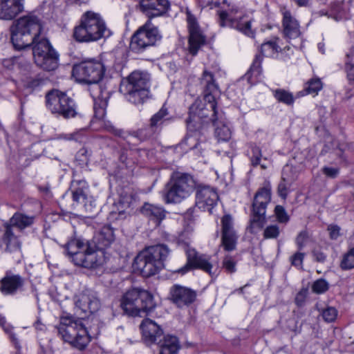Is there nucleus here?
Instances as JSON below:
<instances>
[{"instance_id":"69168bd1","label":"nucleus","mask_w":354,"mask_h":354,"mask_svg":"<svg viewBox=\"0 0 354 354\" xmlns=\"http://www.w3.org/2000/svg\"><path fill=\"white\" fill-rule=\"evenodd\" d=\"M24 85L29 88H33L39 85V80L36 79H31L29 80V79L27 78L24 82Z\"/></svg>"},{"instance_id":"72a5a7b5","label":"nucleus","mask_w":354,"mask_h":354,"mask_svg":"<svg viewBox=\"0 0 354 354\" xmlns=\"http://www.w3.org/2000/svg\"><path fill=\"white\" fill-rule=\"evenodd\" d=\"M261 62L262 56L257 55L250 70L245 75V78L251 84H255L261 74Z\"/></svg>"},{"instance_id":"e433bc0d","label":"nucleus","mask_w":354,"mask_h":354,"mask_svg":"<svg viewBox=\"0 0 354 354\" xmlns=\"http://www.w3.org/2000/svg\"><path fill=\"white\" fill-rule=\"evenodd\" d=\"M12 227L10 224H6V230L3 236V243L6 244V248L10 251L20 247V243L17 237L14 234Z\"/></svg>"},{"instance_id":"052dcab7","label":"nucleus","mask_w":354,"mask_h":354,"mask_svg":"<svg viewBox=\"0 0 354 354\" xmlns=\"http://www.w3.org/2000/svg\"><path fill=\"white\" fill-rule=\"evenodd\" d=\"M96 88L100 91V93L98 95L95 94L93 97L102 100L103 105L106 106V100L109 98V92L102 91L101 87L99 85H97Z\"/></svg>"},{"instance_id":"dca6fc26","label":"nucleus","mask_w":354,"mask_h":354,"mask_svg":"<svg viewBox=\"0 0 354 354\" xmlns=\"http://www.w3.org/2000/svg\"><path fill=\"white\" fill-rule=\"evenodd\" d=\"M196 203L199 208L210 209L218 200L215 189L207 185L196 186Z\"/></svg>"},{"instance_id":"de8ad7c7","label":"nucleus","mask_w":354,"mask_h":354,"mask_svg":"<svg viewBox=\"0 0 354 354\" xmlns=\"http://www.w3.org/2000/svg\"><path fill=\"white\" fill-rule=\"evenodd\" d=\"M168 114L167 109L162 107L160 111L152 116L150 120L151 127L158 126L162 122V119Z\"/></svg>"},{"instance_id":"ea45409f","label":"nucleus","mask_w":354,"mask_h":354,"mask_svg":"<svg viewBox=\"0 0 354 354\" xmlns=\"http://www.w3.org/2000/svg\"><path fill=\"white\" fill-rule=\"evenodd\" d=\"M98 239L103 246H109L114 240V234L112 229L109 227H104L99 234Z\"/></svg>"},{"instance_id":"423d86ee","label":"nucleus","mask_w":354,"mask_h":354,"mask_svg":"<svg viewBox=\"0 0 354 354\" xmlns=\"http://www.w3.org/2000/svg\"><path fill=\"white\" fill-rule=\"evenodd\" d=\"M194 177L187 173L174 171L165 185L163 198L166 203H180L191 196L196 189Z\"/></svg>"},{"instance_id":"20e7f679","label":"nucleus","mask_w":354,"mask_h":354,"mask_svg":"<svg viewBox=\"0 0 354 354\" xmlns=\"http://www.w3.org/2000/svg\"><path fill=\"white\" fill-rule=\"evenodd\" d=\"M109 35L104 21L97 13L92 11L84 12L81 17L79 25L73 30V37L78 42L89 43L96 41Z\"/></svg>"},{"instance_id":"a18cd8bd","label":"nucleus","mask_w":354,"mask_h":354,"mask_svg":"<svg viewBox=\"0 0 354 354\" xmlns=\"http://www.w3.org/2000/svg\"><path fill=\"white\" fill-rule=\"evenodd\" d=\"M329 288V283L324 279L315 281L312 285V290L316 294H323Z\"/></svg>"},{"instance_id":"0e129e2a","label":"nucleus","mask_w":354,"mask_h":354,"mask_svg":"<svg viewBox=\"0 0 354 354\" xmlns=\"http://www.w3.org/2000/svg\"><path fill=\"white\" fill-rule=\"evenodd\" d=\"M81 137V132H75L73 133L66 134L64 136V139L66 140H79Z\"/></svg>"},{"instance_id":"4c0bfd02","label":"nucleus","mask_w":354,"mask_h":354,"mask_svg":"<svg viewBox=\"0 0 354 354\" xmlns=\"http://www.w3.org/2000/svg\"><path fill=\"white\" fill-rule=\"evenodd\" d=\"M274 97L279 102L283 103L288 106H291L294 104L295 98L290 92L284 89H275L272 91Z\"/></svg>"},{"instance_id":"680f3d73","label":"nucleus","mask_w":354,"mask_h":354,"mask_svg":"<svg viewBox=\"0 0 354 354\" xmlns=\"http://www.w3.org/2000/svg\"><path fill=\"white\" fill-rule=\"evenodd\" d=\"M322 171L326 176L330 178H335L339 173V169L333 167H325Z\"/></svg>"},{"instance_id":"b1692460","label":"nucleus","mask_w":354,"mask_h":354,"mask_svg":"<svg viewBox=\"0 0 354 354\" xmlns=\"http://www.w3.org/2000/svg\"><path fill=\"white\" fill-rule=\"evenodd\" d=\"M149 76L147 73L140 71L132 72L127 78V82L122 86L121 90L149 89Z\"/></svg>"},{"instance_id":"37998d69","label":"nucleus","mask_w":354,"mask_h":354,"mask_svg":"<svg viewBox=\"0 0 354 354\" xmlns=\"http://www.w3.org/2000/svg\"><path fill=\"white\" fill-rule=\"evenodd\" d=\"M281 233L279 227L277 224L268 225L263 230V236L265 239H276Z\"/></svg>"},{"instance_id":"e2e57ef3","label":"nucleus","mask_w":354,"mask_h":354,"mask_svg":"<svg viewBox=\"0 0 354 354\" xmlns=\"http://www.w3.org/2000/svg\"><path fill=\"white\" fill-rule=\"evenodd\" d=\"M329 233H330V237L332 239H336L339 235V227L337 225H330L328 228Z\"/></svg>"},{"instance_id":"4be33fe9","label":"nucleus","mask_w":354,"mask_h":354,"mask_svg":"<svg viewBox=\"0 0 354 354\" xmlns=\"http://www.w3.org/2000/svg\"><path fill=\"white\" fill-rule=\"evenodd\" d=\"M143 341L147 344H156L163 336L162 330L153 321L144 319L140 324Z\"/></svg>"},{"instance_id":"6ab92c4d","label":"nucleus","mask_w":354,"mask_h":354,"mask_svg":"<svg viewBox=\"0 0 354 354\" xmlns=\"http://www.w3.org/2000/svg\"><path fill=\"white\" fill-rule=\"evenodd\" d=\"M170 297L171 301L178 307L182 308L193 303L196 299V292L191 289L174 285L170 289Z\"/></svg>"},{"instance_id":"2eb2a0df","label":"nucleus","mask_w":354,"mask_h":354,"mask_svg":"<svg viewBox=\"0 0 354 354\" xmlns=\"http://www.w3.org/2000/svg\"><path fill=\"white\" fill-rule=\"evenodd\" d=\"M201 84L204 87V99L209 103V107L213 112L212 118L216 117L218 112L214 94L217 91L218 86L215 83L213 74L207 71H204L201 78Z\"/></svg>"},{"instance_id":"a19ab883","label":"nucleus","mask_w":354,"mask_h":354,"mask_svg":"<svg viewBox=\"0 0 354 354\" xmlns=\"http://www.w3.org/2000/svg\"><path fill=\"white\" fill-rule=\"evenodd\" d=\"M323 84L321 79L318 77H314L308 80L305 86V91L308 94H315L322 88Z\"/></svg>"},{"instance_id":"1a4fd4ad","label":"nucleus","mask_w":354,"mask_h":354,"mask_svg":"<svg viewBox=\"0 0 354 354\" xmlns=\"http://www.w3.org/2000/svg\"><path fill=\"white\" fill-rule=\"evenodd\" d=\"M48 109L53 113L65 119L74 118L77 115L74 100L65 93L58 90H52L46 95Z\"/></svg>"},{"instance_id":"a211bd4d","label":"nucleus","mask_w":354,"mask_h":354,"mask_svg":"<svg viewBox=\"0 0 354 354\" xmlns=\"http://www.w3.org/2000/svg\"><path fill=\"white\" fill-rule=\"evenodd\" d=\"M283 15L282 27L285 37L289 40L295 39L300 37V25L291 12L285 7L281 9Z\"/></svg>"},{"instance_id":"13d9d810","label":"nucleus","mask_w":354,"mask_h":354,"mask_svg":"<svg viewBox=\"0 0 354 354\" xmlns=\"http://www.w3.org/2000/svg\"><path fill=\"white\" fill-rule=\"evenodd\" d=\"M0 325L3 328L6 333L10 334V337L12 341L16 342L17 338L15 337V335L11 333L12 327L8 324L6 325V318L1 315H0Z\"/></svg>"},{"instance_id":"5701e85b","label":"nucleus","mask_w":354,"mask_h":354,"mask_svg":"<svg viewBox=\"0 0 354 354\" xmlns=\"http://www.w3.org/2000/svg\"><path fill=\"white\" fill-rule=\"evenodd\" d=\"M0 283V290L3 295H14L24 286V279L19 274L7 272Z\"/></svg>"},{"instance_id":"0eeeda50","label":"nucleus","mask_w":354,"mask_h":354,"mask_svg":"<svg viewBox=\"0 0 354 354\" xmlns=\"http://www.w3.org/2000/svg\"><path fill=\"white\" fill-rule=\"evenodd\" d=\"M57 328L62 339L79 350L85 348L91 341L82 320L72 316L62 317Z\"/></svg>"},{"instance_id":"2f4dec72","label":"nucleus","mask_w":354,"mask_h":354,"mask_svg":"<svg viewBox=\"0 0 354 354\" xmlns=\"http://www.w3.org/2000/svg\"><path fill=\"white\" fill-rule=\"evenodd\" d=\"M129 102L134 104H143L149 97V89L124 90Z\"/></svg>"},{"instance_id":"9d476101","label":"nucleus","mask_w":354,"mask_h":354,"mask_svg":"<svg viewBox=\"0 0 354 354\" xmlns=\"http://www.w3.org/2000/svg\"><path fill=\"white\" fill-rule=\"evenodd\" d=\"M161 38L158 27L148 19L131 37L130 48L133 52L140 53L154 46Z\"/></svg>"},{"instance_id":"a878e982","label":"nucleus","mask_w":354,"mask_h":354,"mask_svg":"<svg viewBox=\"0 0 354 354\" xmlns=\"http://www.w3.org/2000/svg\"><path fill=\"white\" fill-rule=\"evenodd\" d=\"M141 212L150 221H153L156 225H159L165 218V211L162 207L147 203H145L141 208Z\"/></svg>"},{"instance_id":"cd10ccee","label":"nucleus","mask_w":354,"mask_h":354,"mask_svg":"<svg viewBox=\"0 0 354 354\" xmlns=\"http://www.w3.org/2000/svg\"><path fill=\"white\" fill-rule=\"evenodd\" d=\"M271 201V187L270 184L261 188L256 193L252 203L253 209L261 210V208L266 211L268 204Z\"/></svg>"},{"instance_id":"8fccbe9b","label":"nucleus","mask_w":354,"mask_h":354,"mask_svg":"<svg viewBox=\"0 0 354 354\" xmlns=\"http://www.w3.org/2000/svg\"><path fill=\"white\" fill-rule=\"evenodd\" d=\"M135 201L136 198L132 194L122 195L120 199V203L124 209L130 208Z\"/></svg>"},{"instance_id":"c85d7f7f","label":"nucleus","mask_w":354,"mask_h":354,"mask_svg":"<svg viewBox=\"0 0 354 354\" xmlns=\"http://www.w3.org/2000/svg\"><path fill=\"white\" fill-rule=\"evenodd\" d=\"M32 47V55L35 64L37 65V57H47L48 54H51V50H55L51 46L49 41L45 38H41L34 42Z\"/></svg>"},{"instance_id":"f03ea898","label":"nucleus","mask_w":354,"mask_h":354,"mask_svg":"<svg viewBox=\"0 0 354 354\" xmlns=\"http://www.w3.org/2000/svg\"><path fill=\"white\" fill-rule=\"evenodd\" d=\"M169 250L164 244L147 247L135 258L133 267L143 277H149L157 274L163 267Z\"/></svg>"},{"instance_id":"49530a36","label":"nucleus","mask_w":354,"mask_h":354,"mask_svg":"<svg viewBox=\"0 0 354 354\" xmlns=\"http://www.w3.org/2000/svg\"><path fill=\"white\" fill-rule=\"evenodd\" d=\"M274 214L278 222L287 223L289 221V216L283 206L277 205L274 208Z\"/></svg>"},{"instance_id":"58836bf2","label":"nucleus","mask_w":354,"mask_h":354,"mask_svg":"<svg viewBox=\"0 0 354 354\" xmlns=\"http://www.w3.org/2000/svg\"><path fill=\"white\" fill-rule=\"evenodd\" d=\"M298 174L295 168L290 165H286L282 170L281 180L287 183H293L297 180Z\"/></svg>"},{"instance_id":"412c9836","label":"nucleus","mask_w":354,"mask_h":354,"mask_svg":"<svg viewBox=\"0 0 354 354\" xmlns=\"http://www.w3.org/2000/svg\"><path fill=\"white\" fill-rule=\"evenodd\" d=\"M188 28L189 31V49L192 55H196L198 50L205 42V37L201 34L194 17L188 15Z\"/></svg>"},{"instance_id":"79ce46f5","label":"nucleus","mask_w":354,"mask_h":354,"mask_svg":"<svg viewBox=\"0 0 354 354\" xmlns=\"http://www.w3.org/2000/svg\"><path fill=\"white\" fill-rule=\"evenodd\" d=\"M340 267L345 270L354 268V247L343 256Z\"/></svg>"},{"instance_id":"4468645a","label":"nucleus","mask_w":354,"mask_h":354,"mask_svg":"<svg viewBox=\"0 0 354 354\" xmlns=\"http://www.w3.org/2000/svg\"><path fill=\"white\" fill-rule=\"evenodd\" d=\"M237 239L232 216L228 214L223 216L221 218V245L226 251L234 250Z\"/></svg>"},{"instance_id":"603ef678","label":"nucleus","mask_w":354,"mask_h":354,"mask_svg":"<svg viewBox=\"0 0 354 354\" xmlns=\"http://www.w3.org/2000/svg\"><path fill=\"white\" fill-rule=\"evenodd\" d=\"M292 183H287L283 180H281L278 187H277V193L279 196L283 199H286L288 196V189Z\"/></svg>"},{"instance_id":"ddd939ff","label":"nucleus","mask_w":354,"mask_h":354,"mask_svg":"<svg viewBox=\"0 0 354 354\" xmlns=\"http://www.w3.org/2000/svg\"><path fill=\"white\" fill-rule=\"evenodd\" d=\"M75 306L77 313L84 317L97 312L101 302L97 292L92 290H84L75 298Z\"/></svg>"},{"instance_id":"774afa93","label":"nucleus","mask_w":354,"mask_h":354,"mask_svg":"<svg viewBox=\"0 0 354 354\" xmlns=\"http://www.w3.org/2000/svg\"><path fill=\"white\" fill-rule=\"evenodd\" d=\"M34 325H35V327L36 328V329L39 330H43L45 328V326L41 322V321L39 319H37L35 322Z\"/></svg>"},{"instance_id":"4d7b16f0","label":"nucleus","mask_w":354,"mask_h":354,"mask_svg":"<svg viewBox=\"0 0 354 354\" xmlns=\"http://www.w3.org/2000/svg\"><path fill=\"white\" fill-rule=\"evenodd\" d=\"M308 238V235L306 231H302L297 235L295 241L299 250H301L305 246Z\"/></svg>"},{"instance_id":"5fc2aeb1","label":"nucleus","mask_w":354,"mask_h":354,"mask_svg":"<svg viewBox=\"0 0 354 354\" xmlns=\"http://www.w3.org/2000/svg\"><path fill=\"white\" fill-rule=\"evenodd\" d=\"M308 294V289L307 288H301L299 292L297 294L295 301L297 306H301L304 305L306 299Z\"/></svg>"},{"instance_id":"f3484780","label":"nucleus","mask_w":354,"mask_h":354,"mask_svg":"<svg viewBox=\"0 0 354 354\" xmlns=\"http://www.w3.org/2000/svg\"><path fill=\"white\" fill-rule=\"evenodd\" d=\"M168 0H140V10L151 20L165 14L169 9Z\"/></svg>"},{"instance_id":"6e6552de","label":"nucleus","mask_w":354,"mask_h":354,"mask_svg":"<svg viewBox=\"0 0 354 354\" xmlns=\"http://www.w3.org/2000/svg\"><path fill=\"white\" fill-rule=\"evenodd\" d=\"M187 257L186 264L178 270L180 274H185L190 270L198 269L207 273L211 277H216L219 273L218 263H214L210 256L198 253L194 248H185Z\"/></svg>"},{"instance_id":"f704fd0d","label":"nucleus","mask_w":354,"mask_h":354,"mask_svg":"<svg viewBox=\"0 0 354 354\" xmlns=\"http://www.w3.org/2000/svg\"><path fill=\"white\" fill-rule=\"evenodd\" d=\"M77 184L80 187L74 189L72 192L73 199L74 201L83 205L87 208L86 203L88 201V196L86 190L88 189V185L84 180H80L77 182Z\"/></svg>"},{"instance_id":"6e6d98bb","label":"nucleus","mask_w":354,"mask_h":354,"mask_svg":"<svg viewBox=\"0 0 354 354\" xmlns=\"http://www.w3.org/2000/svg\"><path fill=\"white\" fill-rule=\"evenodd\" d=\"M21 58L20 57H14L8 59H4L2 62L4 68L12 70L15 65L19 64Z\"/></svg>"},{"instance_id":"bb28decb","label":"nucleus","mask_w":354,"mask_h":354,"mask_svg":"<svg viewBox=\"0 0 354 354\" xmlns=\"http://www.w3.org/2000/svg\"><path fill=\"white\" fill-rule=\"evenodd\" d=\"M266 212L263 208L261 210L252 208L250 224L248 227V230L251 234H256L263 228L266 223Z\"/></svg>"},{"instance_id":"09e8293b","label":"nucleus","mask_w":354,"mask_h":354,"mask_svg":"<svg viewBox=\"0 0 354 354\" xmlns=\"http://www.w3.org/2000/svg\"><path fill=\"white\" fill-rule=\"evenodd\" d=\"M337 310L335 308L328 307L323 310L322 315L323 319L327 322H333L337 317Z\"/></svg>"},{"instance_id":"f8f14e48","label":"nucleus","mask_w":354,"mask_h":354,"mask_svg":"<svg viewBox=\"0 0 354 354\" xmlns=\"http://www.w3.org/2000/svg\"><path fill=\"white\" fill-rule=\"evenodd\" d=\"M239 12L237 8L232 7L227 10H218L217 15L219 17V23L221 26H230L245 35L253 37L254 32L251 27V20H246L243 17H235Z\"/></svg>"},{"instance_id":"473e14b6","label":"nucleus","mask_w":354,"mask_h":354,"mask_svg":"<svg viewBox=\"0 0 354 354\" xmlns=\"http://www.w3.org/2000/svg\"><path fill=\"white\" fill-rule=\"evenodd\" d=\"M248 157L252 167H256L259 165L263 170L268 168V166L263 162V161H267L268 158L266 157L263 158L261 149L259 147L255 145H251Z\"/></svg>"},{"instance_id":"864d4df0","label":"nucleus","mask_w":354,"mask_h":354,"mask_svg":"<svg viewBox=\"0 0 354 354\" xmlns=\"http://www.w3.org/2000/svg\"><path fill=\"white\" fill-rule=\"evenodd\" d=\"M304 256H305L304 253H302V252H297L295 253L290 258L291 265L295 267L301 268L302 266H303Z\"/></svg>"},{"instance_id":"39448f33","label":"nucleus","mask_w":354,"mask_h":354,"mask_svg":"<svg viewBox=\"0 0 354 354\" xmlns=\"http://www.w3.org/2000/svg\"><path fill=\"white\" fill-rule=\"evenodd\" d=\"M120 307L124 313L130 317H142L152 311L156 304L153 295L141 288H131L125 292L120 299Z\"/></svg>"},{"instance_id":"338daca9","label":"nucleus","mask_w":354,"mask_h":354,"mask_svg":"<svg viewBox=\"0 0 354 354\" xmlns=\"http://www.w3.org/2000/svg\"><path fill=\"white\" fill-rule=\"evenodd\" d=\"M347 77L349 80L354 81V64L346 67Z\"/></svg>"},{"instance_id":"f257e3e1","label":"nucleus","mask_w":354,"mask_h":354,"mask_svg":"<svg viewBox=\"0 0 354 354\" xmlns=\"http://www.w3.org/2000/svg\"><path fill=\"white\" fill-rule=\"evenodd\" d=\"M41 30V23L35 15H28L15 21L10 26L11 41L15 48L24 49L40 39Z\"/></svg>"},{"instance_id":"bf43d9fd","label":"nucleus","mask_w":354,"mask_h":354,"mask_svg":"<svg viewBox=\"0 0 354 354\" xmlns=\"http://www.w3.org/2000/svg\"><path fill=\"white\" fill-rule=\"evenodd\" d=\"M313 255L315 260L319 263H324L326 259V254L320 250L315 249L313 250Z\"/></svg>"},{"instance_id":"7ed1b4c3","label":"nucleus","mask_w":354,"mask_h":354,"mask_svg":"<svg viewBox=\"0 0 354 354\" xmlns=\"http://www.w3.org/2000/svg\"><path fill=\"white\" fill-rule=\"evenodd\" d=\"M66 250L74 263L79 266L95 268L106 262L104 251L96 250L88 242L73 239L66 245Z\"/></svg>"},{"instance_id":"7c9ffc66","label":"nucleus","mask_w":354,"mask_h":354,"mask_svg":"<svg viewBox=\"0 0 354 354\" xmlns=\"http://www.w3.org/2000/svg\"><path fill=\"white\" fill-rule=\"evenodd\" d=\"M59 55L55 50H51V54L44 57L39 55L37 57V66L41 68L52 71L55 70L58 66Z\"/></svg>"},{"instance_id":"9b49d317","label":"nucleus","mask_w":354,"mask_h":354,"mask_svg":"<svg viewBox=\"0 0 354 354\" xmlns=\"http://www.w3.org/2000/svg\"><path fill=\"white\" fill-rule=\"evenodd\" d=\"M104 72L103 63L96 59L82 62L73 68V76L76 80L86 84L98 83L102 79Z\"/></svg>"},{"instance_id":"393cba45","label":"nucleus","mask_w":354,"mask_h":354,"mask_svg":"<svg viewBox=\"0 0 354 354\" xmlns=\"http://www.w3.org/2000/svg\"><path fill=\"white\" fill-rule=\"evenodd\" d=\"M156 344L160 348L159 354H177L180 348L178 338L170 335H163Z\"/></svg>"},{"instance_id":"c03bdc74","label":"nucleus","mask_w":354,"mask_h":354,"mask_svg":"<svg viewBox=\"0 0 354 354\" xmlns=\"http://www.w3.org/2000/svg\"><path fill=\"white\" fill-rule=\"evenodd\" d=\"M279 48V47L277 44L276 41H270L265 42L261 45V53L266 56H272L278 52Z\"/></svg>"},{"instance_id":"aec40b11","label":"nucleus","mask_w":354,"mask_h":354,"mask_svg":"<svg viewBox=\"0 0 354 354\" xmlns=\"http://www.w3.org/2000/svg\"><path fill=\"white\" fill-rule=\"evenodd\" d=\"M25 0H0V19L12 20L24 11Z\"/></svg>"},{"instance_id":"3c124183","label":"nucleus","mask_w":354,"mask_h":354,"mask_svg":"<svg viewBox=\"0 0 354 354\" xmlns=\"http://www.w3.org/2000/svg\"><path fill=\"white\" fill-rule=\"evenodd\" d=\"M223 267L227 272H234L236 271V262L232 257L226 256L223 261Z\"/></svg>"},{"instance_id":"c756f323","label":"nucleus","mask_w":354,"mask_h":354,"mask_svg":"<svg viewBox=\"0 0 354 354\" xmlns=\"http://www.w3.org/2000/svg\"><path fill=\"white\" fill-rule=\"evenodd\" d=\"M213 124L216 127L215 136L218 141H227L231 138V131L229 127L222 120V117L220 120L218 116L212 118Z\"/></svg>"},{"instance_id":"c9c22d12","label":"nucleus","mask_w":354,"mask_h":354,"mask_svg":"<svg viewBox=\"0 0 354 354\" xmlns=\"http://www.w3.org/2000/svg\"><path fill=\"white\" fill-rule=\"evenodd\" d=\"M33 216H28L21 213H15L10 220V225L16 227L20 230H23L34 222Z\"/></svg>"}]
</instances>
